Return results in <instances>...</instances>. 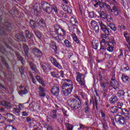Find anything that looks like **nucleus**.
<instances>
[{"label":"nucleus","instance_id":"nucleus-28","mask_svg":"<svg viewBox=\"0 0 130 130\" xmlns=\"http://www.w3.org/2000/svg\"><path fill=\"white\" fill-rule=\"evenodd\" d=\"M122 80L123 82L126 84H128L130 83V78L125 75H122Z\"/></svg>","mask_w":130,"mask_h":130},{"label":"nucleus","instance_id":"nucleus-31","mask_svg":"<svg viewBox=\"0 0 130 130\" xmlns=\"http://www.w3.org/2000/svg\"><path fill=\"white\" fill-rule=\"evenodd\" d=\"M92 44L93 49L97 50V49H98V47L99 46V42L98 40H93Z\"/></svg>","mask_w":130,"mask_h":130},{"label":"nucleus","instance_id":"nucleus-57","mask_svg":"<svg viewBox=\"0 0 130 130\" xmlns=\"http://www.w3.org/2000/svg\"><path fill=\"white\" fill-rule=\"evenodd\" d=\"M29 115V112L27 111H23L22 112V116H28Z\"/></svg>","mask_w":130,"mask_h":130},{"label":"nucleus","instance_id":"nucleus-45","mask_svg":"<svg viewBox=\"0 0 130 130\" xmlns=\"http://www.w3.org/2000/svg\"><path fill=\"white\" fill-rule=\"evenodd\" d=\"M51 116L52 118H56L57 117V115H56V110H54L51 113Z\"/></svg>","mask_w":130,"mask_h":130},{"label":"nucleus","instance_id":"nucleus-9","mask_svg":"<svg viewBox=\"0 0 130 130\" xmlns=\"http://www.w3.org/2000/svg\"><path fill=\"white\" fill-rule=\"evenodd\" d=\"M40 64L41 69H42L44 73H48V72H50L52 69L51 65L48 63L41 62Z\"/></svg>","mask_w":130,"mask_h":130},{"label":"nucleus","instance_id":"nucleus-26","mask_svg":"<svg viewBox=\"0 0 130 130\" xmlns=\"http://www.w3.org/2000/svg\"><path fill=\"white\" fill-rule=\"evenodd\" d=\"M123 35H124V37L125 38L126 42L128 43V45L130 47V36H129V34H128V32L127 31H124L123 32Z\"/></svg>","mask_w":130,"mask_h":130},{"label":"nucleus","instance_id":"nucleus-35","mask_svg":"<svg viewBox=\"0 0 130 130\" xmlns=\"http://www.w3.org/2000/svg\"><path fill=\"white\" fill-rule=\"evenodd\" d=\"M23 49L25 53V58L26 59H28V53L29 52V49L28 48V46L27 45H24L23 46Z\"/></svg>","mask_w":130,"mask_h":130},{"label":"nucleus","instance_id":"nucleus-29","mask_svg":"<svg viewBox=\"0 0 130 130\" xmlns=\"http://www.w3.org/2000/svg\"><path fill=\"white\" fill-rule=\"evenodd\" d=\"M36 24H38V25L41 27V28H42V27H44L45 26V22H44V20L43 19H39L37 20Z\"/></svg>","mask_w":130,"mask_h":130},{"label":"nucleus","instance_id":"nucleus-16","mask_svg":"<svg viewBox=\"0 0 130 130\" xmlns=\"http://www.w3.org/2000/svg\"><path fill=\"white\" fill-rule=\"evenodd\" d=\"M32 52L37 57H41L42 56V52L37 48H34L32 49Z\"/></svg>","mask_w":130,"mask_h":130},{"label":"nucleus","instance_id":"nucleus-32","mask_svg":"<svg viewBox=\"0 0 130 130\" xmlns=\"http://www.w3.org/2000/svg\"><path fill=\"white\" fill-rule=\"evenodd\" d=\"M117 101H118V99H117V96H113L109 99V102L111 104H115L117 103Z\"/></svg>","mask_w":130,"mask_h":130},{"label":"nucleus","instance_id":"nucleus-27","mask_svg":"<svg viewBox=\"0 0 130 130\" xmlns=\"http://www.w3.org/2000/svg\"><path fill=\"white\" fill-rule=\"evenodd\" d=\"M84 112L87 117H90L91 116V110L90 108H89L87 105H85V107L84 108Z\"/></svg>","mask_w":130,"mask_h":130},{"label":"nucleus","instance_id":"nucleus-58","mask_svg":"<svg viewBox=\"0 0 130 130\" xmlns=\"http://www.w3.org/2000/svg\"><path fill=\"white\" fill-rule=\"evenodd\" d=\"M119 53V54L118 55L119 58H120V57H122V56H123V51L122 50V49H120Z\"/></svg>","mask_w":130,"mask_h":130},{"label":"nucleus","instance_id":"nucleus-17","mask_svg":"<svg viewBox=\"0 0 130 130\" xmlns=\"http://www.w3.org/2000/svg\"><path fill=\"white\" fill-rule=\"evenodd\" d=\"M114 76H113L111 80L110 86L111 87H113L114 89H117L118 87H119V84L118 82L116 81V80L114 79L113 78Z\"/></svg>","mask_w":130,"mask_h":130},{"label":"nucleus","instance_id":"nucleus-61","mask_svg":"<svg viewBox=\"0 0 130 130\" xmlns=\"http://www.w3.org/2000/svg\"><path fill=\"white\" fill-rule=\"evenodd\" d=\"M76 31L78 36L79 37H82V32H81V31H80V29H79L78 28H76Z\"/></svg>","mask_w":130,"mask_h":130},{"label":"nucleus","instance_id":"nucleus-19","mask_svg":"<svg viewBox=\"0 0 130 130\" xmlns=\"http://www.w3.org/2000/svg\"><path fill=\"white\" fill-rule=\"evenodd\" d=\"M51 92L55 96H57L59 94V88L58 85H54L52 87Z\"/></svg>","mask_w":130,"mask_h":130},{"label":"nucleus","instance_id":"nucleus-50","mask_svg":"<svg viewBox=\"0 0 130 130\" xmlns=\"http://www.w3.org/2000/svg\"><path fill=\"white\" fill-rule=\"evenodd\" d=\"M57 121L59 123L62 122V116L61 115H58L57 117Z\"/></svg>","mask_w":130,"mask_h":130},{"label":"nucleus","instance_id":"nucleus-36","mask_svg":"<svg viewBox=\"0 0 130 130\" xmlns=\"http://www.w3.org/2000/svg\"><path fill=\"white\" fill-rule=\"evenodd\" d=\"M29 66L32 71H34L35 73H37V67L36 65H34L32 62H29Z\"/></svg>","mask_w":130,"mask_h":130},{"label":"nucleus","instance_id":"nucleus-42","mask_svg":"<svg viewBox=\"0 0 130 130\" xmlns=\"http://www.w3.org/2000/svg\"><path fill=\"white\" fill-rule=\"evenodd\" d=\"M92 30L95 32V33H99L100 28L99 27V25H97L95 26L92 28Z\"/></svg>","mask_w":130,"mask_h":130},{"label":"nucleus","instance_id":"nucleus-38","mask_svg":"<svg viewBox=\"0 0 130 130\" xmlns=\"http://www.w3.org/2000/svg\"><path fill=\"white\" fill-rule=\"evenodd\" d=\"M71 37H72L74 41H75L76 43H80V40H79V39H78V37H77V35H76V34H71Z\"/></svg>","mask_w":130,"mask_h":130},{"label":"nucleus","instance_id":"nucleus-34","mask_svg":"<svg viewBox=\"0 0 130 130\" xmlns=\"http://www.w3.org/2000/svg\"><path fill=\"white\" fill-rule=\"evenodd\" d=\"M36 79L38 81V82L40 83V84H41L42 86L45 87V84H44V81L41 77H40V76H37L36 77Z\"/></svg>","mask_w":130,"mask_h":130},{"label":"nucleus","instance_id":"nucleus-8","mask_svg":"<svg viewBox=\"0 0 130 130\" xmlns=\"http://www.w3.org/2000/svg\"><path fill=\"white\" fill-rule=\"evenodd\" d=\"M100 15V18L102 19L104 21H107V22H110L112 21V19L110 18V16L107 15L106 12L105 11H100L98 12Z\"/></svg>","mask_w":130,"mask_h":130},{"label":"nucleus","instance_id":"nucleus-10","mask_svg":"<svg viewBox=\"0 0 130 130\" xmlns=\"http://www.w3.org/2000/svg\"><path fill=\"white\" fill-rule=\"evenodd\" d=\"M51 76L53 78H59V77L63 78L64 76V72L62 71L59 72L58 70L55 69L54 71L51 72Z\"/></svg>","mask_w":130,"mask_h":130},{"label":"nucleus","instance_id":"nucleus-55","mask_svg":"<svg viewBox=\"0 0 130 130\" xmlns=\"http://www.w3.org/2000/svg\"><path fill=\"white\" fill-rule=\"evenodd\" d=\"M66 126L67 128V130H73V126H72V125L69 123H66Z\"/></svg>","mask_w":130,"mask_h":130},{"label":"nucleus","instance_id":"nucleus-20","mask_svg":"<svg viewBox=\"0 0 130 130\" xmlns=\"http://www.w3.org/2000/svg\"><path fill=\"white\" fill-rule=\"evenodd\" d=\"M23 90H21L19 92V95H20V96H23V95H26V94L28 93V87L23 86V85H20L19 86V89H23Z\"/></svg>","mask_w":130,"mask_h":130},{"label":"nucleus","instance_id":"nucleus-62","mask_svg":"<svg viewBox=\"0 0 130 130\" xmlns=\"http://www.w3.org/2000/svg\"><path fill=\"white\" fill-rule=\"evenodd\" d=\"M118 27L119 29H121L122 30H125L126 29V28L125 27V26L123 25H118Z\"/></svg>","mask_w":130,"mask_h":130},{"label":"nucleus","instance_id":"nucleus-22","mask_svg":"<svg viewBox=\"0 0 130 130\" xmlns=\"http://www.w3.org/2000/svg\"><path fill=\"white\" fill-rule=\"evenodd\" d=\"M109 13H114L115 16H118V8L114 6L112 7V9L110 7L108 9Z\"/></svg>","mask_w":130,"mask_h":130},{"label":"nucleus","instance_id":"nucleus-44","mask_svg":"<svg viewBox=\"0 0 130 130\" xmlns=\"http://www.w3.org/2000/svg\"><path fill=\"white\" fill-rule=\"evenodd\" d=\"M5 130H17V129L13 126L9 125L5 127Z\"/></svg>","mask_w":130,"mask_h":130},{"label":"nucleus","instance_id":"nucleus-7","mask_svg":"<svg viewBox=\"0 0 130 130\" xmlns=\"http://www.w3.org/2000/svg\"><path fill=\"white\" fill-rule=\"evenodd\" d=\"M68 104L73 109H79L81 107V100L79 99H74L71 98L68 101Z\"/></svg>","mask_w":130,"mask_h":130},{"label":"nucleus","instance_id":"nucleus-43","mask_svg":"<svg viewBox=\"0 0 130 130\" xmlns=\"http://www.w3.org/2000/svg\"><path fill=\"white\" fill-rule=\"evenodd\" d=\"M108 1L111 5H113L114 6H117V5H118L117 2H116V0H108Z\"/></svg>","mask_w":130,"mask_h":130},{"label":"nucleus","instance_id":"nucleus-24","mask_svg":"<svg viewBox=\"0 0 130 130\" xmlns=\"http://www.w3.org/2000/svg\"><path fill=\"white\" fill-rule=\"evenodd\" d=\"M100 86L101 87V91H107L108 90V86L107 83L105 81H101L100 82Z\"/></svg>","mask_w":130,"mask_h":130},{"label":"nucleus","instance_id":"nucleus-52","mask_svg":"<svg viewBox=\"0 0 130 130\" xmlns=\"http://www.w3.org/2000/svg\"><path fill=\"white\" fill-rule=\"evenodd\" d=\"M35 33L36 35V36L39 38V39H41V38L42 37V36L41 35V34L39 31H35Z\"/></svg>","mask_w":130,"mask_h":130},{"label":"nucleus","instance_id":"nucleus-48","mask_svg":"<svg viewBox=\"0 0 130 130\" xmlns=\"http://www.w3.org/2000/svg\"><path fill=\"white\" fill-rule=\"evenodd\" d=\"M127 71H129V67L127 65H125L123 68H121L122 72H127Z\"/></svg>","mask_w":130,"mask_h":130},{"label":"nucleus","instance_id":"nucleus-12","mask_svg":"<svg viewBox=\"0 0 130 130\" xmlns=\"http://www.w3.org/2000/svg\"><path fill=\"white\" fill-rule=\"evenodd\" d=\"M114 43H115V42L113 39L108 42V45L106 47L108 51H109L110 52H112V51H113V48H114Z\"/></svg>","mask_w":130,"mask_h":130},{"label":"nucleus","instance_id":"nucleus-3","mask_svg":"<svg viewBox=\"0 0 130 130\" xmlns=\"http://www.w3.org/2000/svg\"><path fill=\"white\" fill-rule=\"evenodd\" d=\"M64 82L62 84L61 88L63 89V94L64 96H68L72 93L73 89H74V85H73V81L71 79H63Z\"/></svg>","mask_w":130,"mask_h":130},{"label":"nucleus","instance_id":"nucleus-60","mask_svg":"<svg viewBox=\"0 0 130 130\" xmlns=\"http://www.w3.org/2000/svg\"><path fill=\"white\" fill-rule=\"evenodd\" d=\"M0 123H4L5 122V118L0 114Z\"/></svg>","mask_w":130,"mask_h":130},{"label":"nucleus","instance_id":"nucleus-14","mask_svg":"<svg viewBox=\"0 0 130 130\" xmlns=\"http://www.w3.org/2000/svg\"><path fill=\"white\" fill-rule=\"evenodd\" d=\"M3 115L5 116L4 121L6 120V119H8V118L9 120H10V122H12V121L15 120V116L10 113H5L3 114Z\"/></svg>","mask_w":130,"mask_h":130},{"label":"nucleus","instance_id":"nucleus-33","mask_svg":"<svg viewBox=\"0 0 130 130\" xmlns=\"http://www.w3.org/2000/svg\"><path fill=\"white\" fill-rule=\"evenodd\" d=\"M71 14H72V12H61L60 15L62 18H65L66 19H71L72 17H70L71 16Z\"/></svg>","mask_w":130,"mask_h":130},{"label":"nucleus","instance_id":"nucleus-2","mask_svg":"<svg viewBox=\"0 0 130 130\" xmlns=\"http://www.w3.org/2000/svg\"><path fill=\"white\" fill-rule=\"evenodd\" d=\"M53 28L55 31L50 30V35L52 38L55 39L59 43H61V41L63 40V38L66 36V30L57 24L54 25Z\"/></svg>","mask_w":130,"mask_h":130},{"label":"nucleus","instance_id":"nucleus-23","mask_svg":"<svg viewBox=\"0 0 130 130\" xmlns=\"http://www.w3.org/2000/svg\"><path fill=\"white\" fill-rule=\"evenodd\" d=\"M31 106H32V109L34 110H40L41 108L40 105H39L38 103L36 102H32L31 104H30L29 105V107H31Z\"/></svg>","mask_w":130,"mask_h":130},{"label":"nucleus","instance_id":"nucleus-15","mask_svg":"<svg viewBox=\"0 0 130 130\" xmlns=\"http://www.w3.org/2000/svg\"><path fill=\"white\" fill-rule=\"evenodd\" d=\"M70 23L71 25H72V27H69V30L71 32H74V29H75V27L78 25V21H77V19L75 18L72 17L70 20Z\"/></svg>","mask_w":130,"mask_h":130},{"label":"nucleus","instance_id":"nucleus-56","mask_svg":"<svg viewBox=\"0 0 130 130\" xmlns=\"http://www.w3.org/2000/svg\"><path fill=\"white\" fill-rule=\"evenodd\" d=\"M111 56H112V55L109 54L108 53H105V59H109Z\"/></svg>","mask_w":130,"mask_h":130},{"label":"nucleus","instance_id":"nucleus-13","mask_svg":"<svg viewBox=\"0 0 130 130\" xmlns=\"http://www.w3.org/2000/svg\"><path fill=\"white\" fill-rule=\"evenodd\" d=\"M50 60L51 62L54 66V67H55V68L59 69V70H62V66L59 64V63L57 62V61H56L55 58L51 57Z\"/></svg>","mask_w":130,"mask_h":130},{"label":"nucleus","instance_id":"nucleus-41","mask_svg":"<svg viewBox=\"0 0 130 130\" xmlns=\"http://www.w3.org/2000/svg\"><path fill=\"white\" fill-rule=\"evenodd\" d=\"M64 44L66 47H72V43L68 40H64Z\"/></svg>","mask_w":130,"mask_h":130},{"label":"nucleus","instance_id":"nucleus-63","mask_svg":"<svg viewBox=\"0 0 130 130\" xmlns=\"http://www.w3.org/2000/svg\"><path fill=\"white\" fill-rule=\"evenodd\" d=\"M19 72H20L21 75H24V67L19 68Z\"/></svg>","mask_w":130,"mask_h":130},{"label":"nucleus","instance_id":"nucleus-6","mask_svg":"<svg viewBox=\"0 0 130 130\" xmlns=\"http://www.w3.org/2000/svg\"><path fill=\"white\" fill-rule=\"evenodd\" d=\"M25 37L27 39H31L33 37V35L28 30H26L24 33V36L23 32H20L15 36V38H16L18 41H22V42H26Z\"/></svg>","mask_w":130,"mask_h":130},{"label":"nucleus","instance_id":"nucleus-5","mask_svg":"<svg viewBox=\"0 0 130 130\" xmlns=\"http://www.w3.org/2000/svg\"><path fill=\"white\" fill-rule=\"evenodd\" d=\"M42 7L43 8L44 11H45V12H46L47 14H48V15L52 14V12H51L52 10H53L55 14H57V13H58V12L57 11V8L55 5H51L47 2H44L42 5Z\"/></svg>","mask_w":130,"mask_h":130},{"label":"nucleus","instance_id":"nucleus-18","mask_svg":"<svg viewBox=\"0 0 130 130\" xmlns=\"http://www.w3.org/2000/svg\"><path fill=\"white\" fill-rule=\"evenodd\" d=\"M0 104L1 105H4L6 109H11L12 107H16V106L15 104L11 103L7 104V103H6V102L5 101L1 102L0 103Z\"/></svg>","mask_w":130,"mask_h":130},{"label":"nucleus","instance_id":"nucleus-39","mask_svg":"<svg viewBox=\"0 0 130 130\" xmlns=\"http://www.w3.org/2000/svg\"><path fill=\"white\" fill-rule=\"evenodd\" d=\"M99 6H100V8H105V9H106V8H107V9H109V8H110V6L105 3H101V2L99 4Z\"/></svg>","mask_w":130,"mask_h":130},{"label":"nucleus","instance_id":"nucleus-47","mask_svg":"<svg viewBox=\"0 0 130 130\" xmlns=\"http://www.w3.org/2000/svg\"><path fill=\"white\" fill-rule=\"evenodd\" d=\"M98 25V24L97 23V22H96L95 20H92L90 22V26L92 28L97 26Z\"/></svg>","mask_w":130,"mask_h":130},{"label":"nucleus","instance_id":"nucleus-37","mask_svg":"<svg viewBox=\"0 0 130 130\" xmlns=\"http://www.w3.org/2000/svg\"><path fill=\"white\" fill-rule=\"evenodd\" d=\"M109 25L108 26V27H109L111 30H112L114 31H115L117 30V28H116V26H115V24L109 23Z\"/></svg>","mask_w":130,"mask_h":130},{"label":"nucleus","instance_id":"nucleus-30","mask_svg":"<svg viewBox=\"0 0 130 130\" xmlns=\"http://www.w3.org/2000/svg\"><path fill=\"white\" fill-rule=\"evenodd\" d=\"M50 46L55 51V52L57 51V46H56V43H55V42L53 41H51Z\"/></svg>","mask_w":130,"mask_h":130},{"label":"nucleus","instance_id":"nucleus-46","mask_svg":"<svg viewBox=\"0 0 130 130\" xmlns=\"http://www.w3.org/2000/svg\"><path fill=\"white\" fill-rule=\"evenodd\" d=\"M13 112L16 115H20V109L15 108L13 109Z\"/></svg>","mask_w":130,"mask_h":130},{"label":"nucleus","instance_id":"nucleus-11","mask_svg":"<svg viewBox=\"0 0 130 130\" xmlns=\"http://www.w3.org/2000/svg\"><path fill=\"white\" fill-rule=\"evenodd\" d=\"M76 80L81 86H85V76L81 73H78L76 77Z\"/></svg>","mask_w":130,"mask_h":130},{"label":"nucleus","instance_id":"nucleus-1","mask_svg":"<svg viewBox=\"0 0 130 130\" xmlns=\"http://www.w3.org/2000/svg\"><path fill=\"white\" fill-rule=\"evenodd\" d=\"M99 24L101 27V30L103 31L104 34L101 35V38L102 40L101 41V48L100 49V52H102V50H106V48L107 47V45L108 44V42L110 41L111 40H109V38L106 35H110V33H111V30L109 29L107 26L103 23V22L101 20H98Z\"/></svg>","mask_w":130,"mask_h":130},{"label":"nucleus","instance_id":"nucleus-53","mask_svg":"<svg viewBox=\"0 0 130 130\" xmlns=\"http://www.w3.org/2000/svg\"><path fill=\"white\" fill-rule=\"evenodd\" d=\"M44 126L45 128H46V130H53V128H52V127H51V126H49V125L45 124Z\"/></svg>","mask_w":130,"mask_h":130},{"label":"nucleus","instance_id":"nucleus-54","mask_svg":"<svg viewBox=\"0 0 130 130\" xmlns=\"http://www.w3.org/2000/svg\"><path fill=\"white\" fill-rule=\"evenodd\" d=\"M16 55L17 56V58L18 60H19L20 61H21V62H23V57L21 56L20 54L19 53H16Z\"/></svg>","mask_w":130,"mask_h":130},{"label":"nucleus","instance_id":"nucleus-64","mask_svg":"<svg viewBox=\"0 0 130 130\" xmlns=\"http://www.w3.org/2000/svg\"><path fill=\"white\" fill-rule=\"evenodd\" d=\"M15 12L16 11L14 9H12L9 11V13L11 15V16L14 17V14H15Z\"/></svg>","mask_w":130,"mask_h":130},{"label":"nucleus","instance_id":"nucleus-51","mask_svg":"<svg viewBox=\"0 0 130 130\" xmlns=\"http://www.w3.org/2000/svg\"><path fill=\"white\" fill-rule=\"evenodd\" d=\"M124 95V91L123 90H119L117 92V95L119 97H121V96H123Z\"/></svg>","mask_w":130,"mask_h":130},{"label":"nucleus","instance_id":"nucleus-21","mask_svg":"<svg viewBox=\"0 0 130 130\" xmlns=\"http://www.w3.org/2000/svg\"><path fill=\"white\" fill-rule=\"evenodd\" d=\"M39 95L40 97H45L46 96V89L45 88L42 87V86H40L39 87Z\"/></svg>","mask_w":130,"mask_h":130},{"label":"nucleus","instance_id":"nucleus-40","mask_svg":"<svg viewBox=\"0 0 130 130\" xmlns=\"http://www.w3.org/2000/svg\"><path fill=\"white\" fill-rule=\"evenodd\" d=\"M123 105V104L118 103H117V107L118 109H119V110H120V112L123 113V110H124V109H122V106Z\"/></svg>","mask_w":130,"mask_h":130},{"label":"nucleus","instance_id":"nucleus-25","mask_svg":"<svg viewBox=\"0 0 130 130\" xmlns=\"http://www.w3.org/2000/svg\"><path fill=\"white\" fill-rule=\"evenodd\" d=\"M111 112L112 113H116V112H118V114L117 115H118L119 114H121V112H120V110H119V109L117 106H114L111 108Z\"/></svg>","mask_w":130,"mask_h":130},{"label":"nucleus","instance_id":"nucleus-49","mask_svg":"<svg viewBox=\"0 0 130 130\" xmlns=\"http://www.w3.org/2000/svg\"><path fill=\"white\" fill-rule=\"evenodd\" d=\"M30 24L31 25V28H36L37 26L36 25V22H35V21L32 20H30Z\"/></svg>","mask_w":130,"mask_h":130},{"label":"nucleus","instance_id":"nucleus-59","mask_svg":"<svg viewBox=\"0 0 130 130\" xmlns=\"http://www.w3.org/2000/svg\"><path fill=\"white\" fill-rule=\"evenodd\" d=\"M88 16L89 18H94L95 17V13L93 12H91L89 13Z\"/></svg>","mask_w":130,"mask_h":130},{"label":"nucleus","instance_id":"nucleus-4","mask_svg":"<svg viewBox=\"0 0 130 130\" xmlns=\"http://www.w3.org/2000/svg\"><path fill=\"white\" fill-rule=\"evenodd\" d=\"M126 113L127 112L125 110H123V113L116 115L115 117L116 122L121 124V125H123L128 122V120H130V116L127 115Z\"/></svg>","mask_w":130,"mask_h":130}]
</instances>
